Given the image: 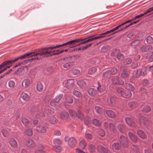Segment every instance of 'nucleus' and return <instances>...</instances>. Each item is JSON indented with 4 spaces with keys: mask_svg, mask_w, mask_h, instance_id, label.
I'll use <instances>...</instances> for the list:
<instances>
[{
    "mask_svg": "<svg viewBox=\"0 0 153 153\" xmlns=\"http://www.w3.org/2000/svg\"><path fill=\"white\" fill-rule=\"evenodd\" d=\"M117 128L119 131L123 133L125 129V126L123 124H119L117 126Z\"/></svg>",
    "mask_w": 153,
    "mask_h": 153,
    "instance_id": "nucleus-30",
    "label": "nucleus"
},
{
    "mask_svg": "<svg viewBox=\"0 0 153 153\" xmlns=\"http://www.w3.org/2000/svg\"><path fill=\"white\" fill-rule=\"evenodd\" d=\"M111 81L113 84L115 85H123L124 84V81L123 80H120L117 76H115L111 79Z\"/></svg>",
    "mask_w": 153,
    "mask_h": 153,
    "instance_id": "nucleus-6",
    "label": "nucleus"
},
{
    "mask_svg": "<svg viewBox=\"0 0 153 153\" xmlns=\"http://www.w3.org/2000/svg\"><path fill=\"white\" fill-rule=\"evenodd\" d=\"M148 69L146 67H144L141 69H140L139 72L140 73L141 76H143L146 74Z\"/></svg>",
    "mask_w": 153,
    "mask_h": 153,
    "instance_id": "nucleus-32",
    "label": "nucleus"
},
{
    "mask_svg": "<svg viewBox=\"0 0 153 153\" xmlns=\"http://www.w3.org/2000/svg\"><path fill=\"white\" fill-rule=\"evenodd\" d=\"M116 100V98L114 97H111L109 98V100L108 101V102H110V105H113L114 103V102Z\"/></svg>",
    "mask_w": 153,
    "mask_h": 153,
    "instance_id": "nucleus-52",
    "label": "nucleus"
},
{
    "mask_svg": "<svg viewBox=\"0 0 153 153\" xmlns=\"http://www.w3.org/2000/svg\"><path fill=\"white\" fill-rule=\"evenodd\" d=\"M146 58L148 59L149 62H151L153 61V52H151L149 55L146 56Z\"/></svg>",
    "mask_w": 153,
    "mask_h": 153,
    "instance_id": "nucleus-44",
    "label": "nucleus"
},
{
    "mask_svg": "<svg viewBox=\"0 0 153 153\" xmlns=\"http://www.w3.org/2000/svg\"><path fill=\"white\" fill-rule=\"evenodd\" d=\"M128 135L129 138L132 141L135 143L137 142V137L133 133L129 132L128 133Z\"/></svg>",
    "mask_w": 153,
    "mask_h": 153,
    "instance_id": "nucleus-22",
    "label": "nucleus"
},
{
    "mask_svg": "<svg viewBox=\"0 0 153 153\" xmlns=\"http://www.w3.org/2000/svg\"><path fill=\"white\" fill-rule=\"evenodd\" d=\"M125 120L126 123L129 126L134 127L135 126L134 123L132 120L129 117L125 118Z\"/></svg>",
    "mask_w": 153,
    "mask_h": 153,
    "instance_id": "nucleus-18",
    "label": "nucleus"
},
{
    "mask_svg": "<svg viewBox=\"0 0 153 153\" xmlns=\"http://www.w3.org/2000/svg\"><path fill=\"white\" fill-rule=\"evenodd\" d=\"M25 133L28 136H32L33 134V132L31 128L27 129L25 131Z\"/></svg>",
    "mask_w": 153,
    "mask_h": 153,
    "instance_id": "nucleus-49",
    "label": "nucleus"
},
{
    "mask_svg": "<svg viewBox=\"0 0 153 153\" xmlns=\"http://www.w3.org/2000/svg\"><path fill=\"white\" fill-rule=\"evenodd\" d=\"M50 105L51 106L55 108H58L59 105V103L55 101L54 99H53L51 102Z\"/></svg>",
    "mask_w": 153,
    "mask_h": 153,
    "instance_id": "nucleus-31",
    "label": "nucleus"
},
{
    "mask_svg": "<svg viewBox=\"0 0 153 153\" xmlns=\"http://www.w3.org/2000/svg\"><path fill=\"white\" fill-rule=\"evenodd\" d=\"M36 130L39 133H44L46 132V129L44 127L41 126H37L36 128Z\"/></svg>",
    "mask_w": 153,
    "mask_h": 153,
    "instance_id": "nucleus-19",
    "label": "nucleus"
},
{
    "mask_svg": "<svg viewBox=\"0 0 153 153\" xmlns=\"http://www.w3.org/2000/svg\"><path fill=\"white\" fill-rule=\"evenodd\" d=\"M53 143L55 145H59L62 144V141L59 138L54 139L53 141Z\"/></svg>",
    "mask_w": 153,
    "mask_h": 153,
    "instance_id": "nucleus-43",
    "label": "nucleus"
},
{
    "mask_svg": "<svg viewBox=\"0 0 153 153\" xmlns=\"http://www.w3.org/2000/svg\"><path fill=\"white\" fill-rule=\"evenodd\" d=\"M77 83L80 87H84L85 85V83L83 80H79Z\"/></svg>",
    "mask_w": 153,
    "mask_h": 153,
    "instance_id": "nucleus-58",
    "label": "nucleus"
},
{
    "mask_svg": "<svg viewBox=\"0 0 153 153\" xmlns=\"http://www.w3.org/2000/svg\"><path fill=\"white\" fill-rule=\"evenodd\" d=\"M76 116L81 120H82L84 117L83 113L80 111H78L76 113Z\"/></svg>",
    "mask_w": 153,
    "mask_h": 153,
    "instance_id": "nucleus-37",
    "label": "nucleus"
},
{
    "mask_svg": "<svg viewBox=\"0 0 153 153\" xmlns=\"http://www.w3.org/2000/svg\"><path fill=\"white\" fill-rule=\"evenodd\" d=\"M146 40L148 44H151L153 42V39L151 36H149L147 37Z\"/></svg>",
    "mask_w": 153,
    "mask_h": 153,
    "instance_id": "nucleus-55",
    "label": "nucleus"
},
{
    "mask_svg": "<svg viewBox=\"0 0 153 153\" xmlns=\"http://www.w3.org/2000/svg\"><path fill=\"white\" fill-rule=\"evenodd\" d=\"M53 149L56 152H59L61 151L62 148L60 146L56 145L53 146Z\"/></svg>",
    "mask_w": 153,
    "mask_h": 153,
    "instance_id": "nucleus-39",
    "label": "nucleus"
},
{
    "mask_svg": "<svg viewBox=\"0 0 153 153\" xmlns=\"http://www.w3.org/2000/svg\"><path fill=\"white\" fill-rule=\"evenodd\" d=\"M63 96L62 94H59L56 96L53 99L59 103L60 100L62 98Z\"/></svg>",
    "mask_w": 153,
    "mask_h": 153,
    "instance_id": "nucleus-51",
    "label": "nucleus"
},
{
    "mask_svg": "<svg viewBox=\"0 0 153 153\" xmlns=\"http://www.w3.org/2000/svg\"><path fill=\"white\" fill-rule=\"evenodd\" d=\"M116 90L117 93L121 96L123 95V94L125 91L123 88H117Z\"/></svg>",
    "mask_w": 153,
    "mask_h": 153,
    "instance_id": "nucleus-47",
    "label": "nucleus"
},
{
    "mask_svg": "<svg viewBox=\"0 0 153 153\" xmlns=\"http://www.w3.org/2000/svg\"><path fill=\"white\" fill-rule=\"evenodd\" d=\"M140 71V69H138L137 70H135L133 71V77L134 78H136L140 76H141L140 73L139 71Z\"/></svg>",
    "mask_w": 153,
    "mask_h": 153,
    "instance_id": "nucleus-42",
    "label": "nucleus"
},
{
    "mask_svg": "<svg viewBox=\"0 0 153 153\" xmlns=\"http://www.w3.org/2000/svg\"><path fill=\"white\" fill-rule=\"evenodd\" d=\"M70 115L72 117H75L76 116V113L75 111L71 109H69L68 110Z\"/></svg>",
    "mask_w": 153,
    "mask_h": 153,
    "instance_id": "nucleus-57",
    "label": "nucleus"
},
{
    "mask_svg": "<svg viewBox=\"0 0 153 153\" xmlns=\"http://www.w3.org/2000/svg\"><path fill=\"white\" fill-rule=\"evenodd\" d=\"M152 47L150 45H143L140 47V49L142 52H146L151 50Z\"/></svg>",
    "mask_w": 153,
    "mask_h": 153,
    "instance_id": "nucleus-14",
    "label": "nucleus"
},
{
    "mask_svg": "<svg viewBox=\"0 0 153 153\" xmlns=\"http://www.w3.org/2000/svg\"><path fill=\"white\" fill-rule=\"evenodd\" d=\"M59 47V45L54 46H51L50 47L42 48L41 49V50L40 52H41L42 51H48L47 50H48L49 49L53 50V49H56V48H58Z\"/></svg>",
    "mask_w": 153,
    "mask_h": 153,
    "instance_id": "nucleus-28",
    "label": "nucleus"
},
{
    "mask_svg": "<svg viewBox=\"0 0 153 153\" xmlns=\"http://www.w3.org/2000/svg\"><path fill=\"white\" fill-rule=\"evenodd\" d=\"M74 95L77 97H80L81 96V93L77 90H74L73 92Z\"/></svg>",
    "mask_w": 153,
    "mask_h": 153,
    "instance_id": "nucleus-56",
    "label": "nucleus"
},
{
    "mask_svg": "<svg viewBox=\"0 0 153 153\" xmlns=\"http://www.w3.org/2000/svg\"><path fill=\"white\" fill-rule=\"evenodd\" d=\"M4 66L8 65H11L13 64L12 60H6L3 62Z\"/></svg>",
    "mask_w": 153,
    "mask_h": 153,
    "instance_id": "nucleus-54",
    "label": "nucleus"
},
{
    "mask_svg": "<svg viewBox=\"0 0 153 153\" xmlns=\"http://www.w3.org/2000/svg\"><path fill=\"white\" fill-rule=\"evenodd\" d=\"M94 35H92L90 36H89L88 37L85 38L84 39H86L85 40L87 39L88 41V42L90 41H92L93 40H95L94 38Z\"/></svg>",
    "mask_w": 153,
    "mask_h": 153,
    "instance_id": "nucleus-61",
    "label": "nucleus"
},
{
    "mask_svg": "<svg viewBox=\"0 0 153 153\" xmlns=\"http://www.w3.org/2000/svg\"><path fill=\"white\" fill-rule=\"evenodd\" d=\"M97 149L98 151L100 153H108L110 152L109 150L101 145L98 146Z\"/></svg>",
    "mask_w": 153,
    "mask_h": 153,
    "instance_id": "nucleus-12",
    "label": "nucleus"
},
{
    "mask_svg": "<svg viewBox=\"0 0 153 153\" xmlns=\"http://www.w3.org/2000/svg\"><path fill=\"white\" fill-rule=\"evenodd\" d=\"M111 75H115L117 73L118 70L116 68H113L109 70Z\"/></svg>",
    "mask_w": 153,
    "mask_h": 153,
    "instance_id": "nucleus-48",
    "label": "nucleus"
},
{
    "mask_svg": "<svg viewBox=\"0 0 153 153\" xmlns=\"http://www.w3.org/2000/svg\"><path fill=\"white\" fill-rule=\"evenodd\" d=\"M15 85V82L12 80H10L8 82L9 86L10 88H13Z\"/></svg>",
    "mask_w": 153,
    "mask_h": 153,
    "instance_id": "nucleus-62",
    "label": "nucleus"
},
{
    "mask_svg": "<svg viewBox=\"0 0 153 153\" xmlns=\"http://www.w3.org/2000/svg\"><path fill=\"white\" fill-rule=\"evenodd\" d=\"M132 153H140L138 148L135 145H133L131 147Z\"/></svg>",
    "mask_w": 153,
    "mask_h": 153,
    "instance_id": "nucleus-35",
    "label": "nucleus"
},
{
    "mask_svg": "<svg viewBox=\"0 0 153 153\" xmlns=\"http://www.w3.org/2000/svg\"><path fill=\"white\" fill-rule=\"evenodd\" d=\"M131 93L130 91H128L125 90L122 97H123L128 98L131 97Z\"/></svg>",
    "mask_w": 153,
    "mask_h": 153,
    "instance_id": "nucleus-26",
    "label": "nucleus"
},
{
    "mask_svg": "<svg viewBox=\"0 0 153 153\" xmlns=\"http://www.w3.org/2000/svg\"><path fill=\"white\" fill-rule=\"evenodd\" d=\"M45 113L46 114H52L53 113V111L52 109H49V108H45L44 110Z\"/></svg>",
    "mask_w": 153,
    "mask_h": 153,
    "instance_id": "nucleus-59",
    "label": "nucleus"
},
{
    "mask_svg": "<svg viewBox=\"0 0 153 153\" xmlns=\"http://www.w3.org/2000/svg\"><path fill=\"white\" fill-rule=\"evenodd\" d=\"M37 89L39 91H43V86L40 82H38L37 83Z\"/></svg>",
    "mask_w": 153,
    "mask_h": 153,
    "instance_id": "nucleus-40",
    "label": "nucleus"
},
{
    "mask_svg": "<svg viewBox=\"0 0 153 153\" xmlns=\"http://www.w3.org/2000/svg\"><path fill=\"white\" fill-rule=\"evenodd\" d=\"M108 84L102 82V83H98V86L97 87V89L98 91L100 93H104L107 88Z\"/></svg>",
    "mask_w": 153,
    "mask_h": 153,
    "instance_id": "nucleus-1",
    "label": "nucleus"
},
{
    "mask_svg": "<svg viewBox=\"0 0 153 153\" xmlns=\"http://www.w3.org/2000/svg\"><path fill=\"white\" fill-rule=\"evenodd\" d=\"M72 73L74 75H77L79 74L80 71L76 69H74L72 71Z\"/></svg>",
    "mask_w": 153,
    "mask_h": 153,
    "instance_id": "nucleus-64",
    "label": "nucleus"
},
{
    "mask_svg": "<svg viewBox=\"0 0 153 153\" xmlns=\"http://www.w3.org/2000/svg\"><path fill=\"white\" fill-rule=\"evenodd\" d=\"M74 65V63L73 62H69L65 63L63 65V67L65 68L69 69Z\"/></svg>",
    "mask_w": 153,
    "mask_h": 153,
    "instance_id": "nucleus-24",
    "label": "nucleus"
},
{
    "mask_svg": "<svg viewBox=\"0 0 153 153\" xmlns=\"http://www.w3.org/2000/svg\"><path fill=\"white\" fill-rule=\"evenodd\" d=\"M111 74L109 70L104 72L102 74V76L104 78H108L110 76Z\"/></svg>",
    "mask_w": 153,
    "mask_h": 153,
    "instance_id": "nucleus-53",
    "label": "nucleus"
},
{
    "mask_svg": "<svg viewBox=\"0 0 153 153\" xmlns=\"http://www.w3.org/2000/svg\"><path fill=\"white\" fill-rule=\"evenodd\" d=\"M92 123L94 125L97 126H99L101 124L100 121L96 119H94L93 120Z\"/></svg>",
    "mask_w": 153,
    "mask_h": 153,
    "instance_id": "nucleus-45",
    "label": "nucleus"
},
{
    "mask_svg": "<svg viewBox=\"0 0 153 153\" xmlns=\"http://www.w3.org/2000/svg\"><path fill=\"white\" fill-rule=\"evenodd\" d=\"M61 117L62 119H66L68 117V114L67 112L65 111H62L60 114Z\"/></svg>",
    "mask_w": 153,
    "mask_h": 153,
    "instance_id": "nucleus-29",
    "label": "nucleus"
},
{
    "mask_svg": "<svg viewBox=\"0 0 153 153\" xmlns=\"http://www.w3.org/2000/svg\"><path fill=\"white\" fill-rule=\"evenodd\" d=\"M137 134L139 137L142 139H145L147 138V136L146 134L142 130L138 129L137 130Z\"/></svg>",
    "mask_w": 153,
    "mask_h": 153,
    "instance_id": "nucleus-13",
    "label": "nucleus"
},
{
    "mask_svg": "<svg viewBox=\"0 0 153 153\" xmlns=\"http://www.w3.org/2000/svg\"><path fill=\"white\" fill-rule=\"evenodd\" d=\"M38 54H39V53H37L34 52H31L19 56V59H22L24 58L30 57L33 55H36Z\"/></svg>",
    "mask_w": 153,
    "mask_h": 153,
    "instance_id": "nucleus-5",
    "label": "nucleus"
},
{
    "mask_svg": "<svg viewBox=\"0 0 153 153\" xmlns=\"http://www.w3.org/2000/svg\"><path fill=\"white\" fill-rule=\"evenodd\" d=\"M140 109L143 113H146L151 111V108L148 105H143L141 106Z\"/></svg>",
    "mask_w": 153,
    "mask_h": 153,
    "instance_id": "nucleus-9",
    "label": "nucleus"
},
{
    "mask_svg": "<svg viewBox=\"0 0 153 153\" xmlns=\"http://www.w3.org/2000/svg\"><path fill=\"white\" fill-rule=\"evenodd\" d=\"M106 112L108 116L111 118H114L116 117V114L115 113L111 110H107Z\"/></svg>",
    "mask_w": 153,
    "mask_h": 153,
    "instance_id": "nucleus-20",
    "label": "nucleus"
},
{
    "mask_svg": "<svg viewBox=\"0 0 153 153\" xmlns=\"http://www.w3.org/2000/svg\"><path fill=\"white\" fill-rule=\"evenodd\" d=\"M21 97L25 101H27L29 98L28 94L25 92H22L21 95Z\"/></svg>",
    "mask_w": 153,
    "mask_h": 153,
    "instance_id": "nucleus-33",
    "label": "nucleus"
},
{
    "mask_svg": "<svg viewBox=\"0 0 153 153\" xmlns=\"http://www.w3.org/2000/svg\"><path fill=\"white\" fill-rule=\"evenodd\" d=\"M25 144L27 147L31 148L34 147L36 145L34 141L31 139L27 140L25 141Z\"/></svg>",
    "mask_w": 153,
    "mask_h": 153,
    "instance_id": "nucleus-7",
    "label": "nucleus"
},
{
    "mask_svg": "<svg viewBox=\"0 0 153 153\" xmlns=\"http://www.w3.org/2000/svg\"><path fill=\"white\" fill-rule=\"evenodd\" d=\"M66 102L69 103H71L73 102L72 98L71 96H68L66 98Z\"/></svg>",
    "mask_w": 153,
    "mask_h": 153,
    "instance_id": "nucleus-60",
    "label": "nucleus"
},
{
    "mask_svg": "<svg viewBox=\"0 0 153 153\" xmlns=\"http://www.w3.org/2000/svg\"><path fill=\"white\" fill-rule=\"evenodd\" d=\"M74 81L73 79H70L67 80L65 84V86L68 88H70L74 86Z\"/></svg>",
    "mask_w": 153,
    "mask_h": 153,
    "instance_id": "nucleus-11",
    "label": "nucleus"
},
{
    "mask_svg": "<svg viewBox=\"0 0 153 153\" xmlns=\"http://www.w3.org/2000/svg\"><path fill=\"white\" fill-rule=\"evenodd\" d=\"M86 39H75L71 40L72 45H75L77 43H79L80 42L85 40Z\"/></svg>",
    "mask_w": 153,
    "mask_h": 153,
    "instance_id": "nucleus-27",
    "label": "nucleus"
},
{
    "mask_svg": "<svg viewBox=\"0 0 153 153\" xmlns=\"http://www.w3.org/2000/svg\"><path fill=\"white\" fill-rule=\"evenodd\" d=\"M76 143V140L74 137H71L69 139L68 144L69 146L71 148L75 147Z\"/></svg>",
    "mask_w": 153,
    "mask_h": 153,
    "instance_id": "nucleus-8",
    "label": "nucleus"
},
{
    "mask_svg": "<svg viewBox=\"0 0 153 153\" xmlns=\"http://www.w3.org/2000/svg\"><path fill=\"white\" fill-rule=\"evenodd\" d=\"M120 70L122 71L121 74V77L124 79L128 77L130 74L129 70L123 66L120 68Z\"/></svg>",
    "mask_w": 153,
    "mask_h": 153,
    "instance_id": "nucleus-2",
    "label": "nucleus"
},
{
    "mask_svg": "<svg viewBox=\"0 0 153 153\" xmlns=\"http://www.w3.org/2000/svg\"><path fill=\"white\" fill-rule=\"evenodd\" d=\"M119 141L122 145L125 147H126L128 145V141L127 139L123 135H121L120 138L119 139Z\"/></svg>",
    "mask_w": 153,
    "mask_h": 153,
    "instance_id": "nucleus-4",
    "label": "nucleus"
},
{
    "mask_svg": "<svg viewBox=\"0 0 153 153\" xmlns=\"http://www.w3.org/2000/svg\"><path fill=\"white\" fill-rule=\"evenodd\" d=\"M109 128L110 131L113 133H115L117 130L114 125L112 123H110L109 124Z\"/></svg>",
    "mask_w": 153,
    "mask_h": 153,
    "instance_id": "nucleus-38",
    "label": "nucleus"
},
{
    "mask_svg": "<svg viewBox=\"0 0 153 153\" xmlns=\"http://www.w3.org/2000/svg\"><path fill=\"white\" fill-rule=\"evenodd\" d=\"M22 122L25 126L27 127H28L30 123L29 120L27 119L23 118L22 120Z\"/></svg>",
    "mask_w": 153,
    "mask_h": 153,
    "instance_id": "nucleus-41",
    "label": "nucleus"
},
{
    "mask_svg": "<svg viewBox=\"0 0 153 153\" xmlns=\"http://www.w3.org/2000/svg\"><path fill=\"white\" fill-rule=\"evenodd\" d=\"M119 52L120 50L119 49H115L111 53V55L112 56H114L117 54V59L120 61H122L123 59L124 56L123 54L119 53Z\"/></svg>",
    "mask_w": 153,
    "mask_h": 153,
    "instance_id": "nucleus-3",
    "label": "nucleus"
},
{
    "mask_svg": "<svg viewBox=\"0 0 153 153\" xmlns=\"http://www.w3.org/2000/svg\"><path fill=\"white\" fill-rule=\"evenodd\" d=\"M45 112H43L42 111H39L37 114H36V117L39 118L40 117H44L45 115Z\"/></svg>",
    "mask_w": 153,
    "mask_h": 153,
    "instance_id": "nucleus-46",
    "label": "nucleus"
},
{
    "mask_svg": "<svg viewBox=\"0 0 153 153\" xmlns=\"http://www.w3.org/2000/svg\"><path fill=\"white\" fill-rule=\"evenodd\" d=\"M88 94L91 96H95L98 93V91L93 88H90L88 90Z\"/></svg>",
    "mask_w": 153,
    "mask_h": 153,
    "instance_id": "nucleus-17",
    "label": "nucleus"
},
{
    "mask_svg": "<svg viewBox=\"0 0 153 153\" xmlns=\"http://www.w3.org/2000/svg\"><path fill=\"white\" fill-rule=\"evenodd\" d=\"M9 142L11 146L14 148H16L17 147V143L15 139L13 138L10 139L9 140Z\"/></svg>",
    "mask_w": 153,
    "mask_h": 153,
    "instance_id": "nucleus-16",
    "label": "nucleus"
},
{
    "mask_svg": "<svg viewBox=\"0 0 153 153\" xmlns=\"http://www.w3.org/2000/svg\"><path fill=\"white\" fill-rule=\"evenodd\" d=\"M112 148L114 150H119L120 148L119 144L118 143H113L112 145Z\"/></svg>",
    "mask_w": 153,
    "mask_h": 153,
    "instance_id": "nucleus-34",
    "label": "nucleus"
},
{
    "mask_svg": "<svg viewBox=\"0 0 153 153\" xmlns=\"http://www.w3.org/2000/svg\"><path fill=\"white\" fill-rule=\"evenodd\" d=\"M139 120L140 123L144 125H146L148 121V120L146 118L142 116H140Z\"/></svg>",
    "mask_w": 153,
    "mask_h": 153,
    "instance_id": "nucleus-23",
    "label": "nucleus"
},
{
    "mask_svg": "<svg viewBox=\"0 0 153 153\" xmlns=\"http://www.w3.org/2000/svg\"><path fill=\"white\" fill-rule=\"evenodd\" d=\"M95 109L96 112L99 114L102 111V108L98 106H95Z\"/></svg>",
    "mask_w": 153,
    "mask_h": 153,
    "instance_id": "nucleus-63",
    "label": "nucleus"
},
{
    "mask_svg": "<svg viewBox=\"0 0 153 153\" xmlns=\"http://www.w3.org/2000/svg\"><path fill=\"white\" fill-rule=\"evenodd\" d=\"M97 71V69L95 67H93L90 68L88 70V74L92 75L95 73Z\"/></svg>",
    "mask_w": 153,
    "mask_h": 153,
    "instance_id": "nucleus-50",
    "label": "nucleus"
},
{
    "mask_svg": "<svg viewBox=\"0 0 153 153\" xmlns=\"http://www.w3.org/2000/svg\"><path fill=\"white\" fill-rule=\"evenodd\" d=\"M129 107L131 109L136 108L138 105V104L136 102L133 101L129 102L128 103Z\"/></svg>",
    "mask_w": 153,
    "mask_h": 153,
    "instance_id": "nucleus-25",
    "label": "nucleus"
},
{
    "mask_svg": "<svg viewBox=\"0 0 153 153\" xmlns=\"http://www.w3.org/2000/svg\"><path fill=\"white\" fill-rule=\"evenodd\" d=\"M87 146V143L84 140H81L79 142V146L82 149H84Z\"/></svg>",
    "mask_w": 153,
    "mask_h": 153,
    "instance_id": "nucleus-36",
    "label": "nucleus"
},
{
    "mask_svg": "<svg viewBox=\"0 0 153 153\" xmlns=\"http://www.w3.org/2000/svg\"><path fill=\"white\" fill-rule=\"evenodd\" d=\"M56 51V50L51 51H42L41 52L39 53V54H40L41 55H45V57H47L50 56H53L52 55H51V53H57Z\"/></svg>",
    "mask_w": 153,
    "mask_h": 153,
    "instance_id": "nucleus-10",
    "label": "nucleus"
},
{
    "mask_svg": "<svg viewBox=\"0 0 153 153\" xmlns=\"http://www.w3.org/2000/svg\"><path fill=\"white\" fill-rule=\"evenodd\" d=\"M124 87L126 89L131 91H133L134 89V87L131 84L128 83H125L124 84Z\"/></svg>",
    "mask_w": 153,
    "mask_h": 153,
    "instance_id": "nucleus-21",
    "label": "nucleus"
},
{
    "mask_svg": "<svg viewBox=\"0 0 153 153\" xmlns=\"http://www.w3.org/2000/svg\"><path fill=\"white\" fill-rule=\"evenodd\" d=\"M30 84V81L29 79H26L23 80L22 82V86L24 88L28 87Z\"/></svg>",
    "mask_w": 153,
    "mask_h": 153,
    "instance_id": "nucleus-15",
    "label": "nucleus"
}]
</instances>
